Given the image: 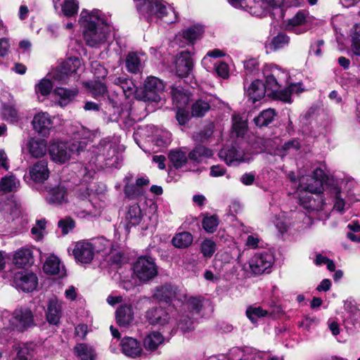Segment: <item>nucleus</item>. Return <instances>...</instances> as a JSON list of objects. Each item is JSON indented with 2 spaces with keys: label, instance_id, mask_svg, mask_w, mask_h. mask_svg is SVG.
Segmentation results:
<instances>
[{
  "label": "nucleus",
  "instance_id": "obj_1",
  "mask_svg": "<svg viewBox=\"0 0 360 360\" xmlns=\"http://www.w3.org/2000/svg\"><path fill=\"white\" fill-rule=\"evenodd\" d=\"M78 23L88 46L99 47L106 42L110 27L105 22L101 11L83 9L80 13Z\"/></svg>",
  "mask_w": 360,
  "mask_h": 360
},
{
  "label": "nucleus",
  "instance_id": "obj_2",
  "mask_svg": "<svg viewBox=\"0 0 360 360\" xmlns=\"http://www.w3.org/2000/svg\"><path fill=\"white\" fill-rule=\"evenodd\" d=\"M263 75L266 79L271 98L283 102L291 103V96L299 94L305 89L302 83H293L286 89H281L282 84L288 79V72L274 64H266L263 68Z\"/></svg>",
  "mask_w": 360,
  "mask_h": 360
},
{
  "label": "nucleus",
  "instance_id": "obj_3",
  "mask_svg": "<svg viewBox=\"0 0 360 360\" xmlns=\"http://www.w3.org/2000/svg\"><path fill=\"white\" fill-rule=\"evenodd\" d=\"M325 172L321 168H316L313 175L302 176L299 179L297 197L301 205L307 210L316 208L315 200H312L309 193H320L323 190V180Z\"/></svg>",
  "mask_w": 360,
  "mask_h": 360
},
{
  "label": "nucleus",
  "instance_id": "obj_4",
  "mask_svg": "<svg viewBox=\"0 0 360 360\" xmlns=\"http://www.w3.org/2000/svg\"><path fill=\"white\" fill-rule=\"evenodd\" d=\"M32 324L33 315L30 309L15 310L13 314L4 312L0 318V343L8 341L11 330H23Z\"/></svg>",
  "mask_w": 360,
  "mask_h": 360
},
{
  "label": "nucleus",
  "instance_id": "obj_5",
  "mask_svg": "<svg viewBox=\"0 0 360 360\" xmlns=\"http://www.w3.org/2000/svg\"><path fill=\"white\" fill-rule=\"evenodd\" d=\"M89 156L91 157L88 169L95 172L96 169H103L105 167L112 166L110 162L112 159L116 156L117 147L115 143L110 141L103 140L98 145L94 146L90 151Z\"/></svg>",
  "mask_w": 360,
  "mask_h": 360
},
{
  "label": "nucleus",
  "instance_id": "obj_6",
  "mask_svg": "<svg viewBox=\"0 0 360 360\" xmlns=\"http://www.w3.org/2000/svg\"><path fill=\"white\" fill-rule=\"evenodd\" d=\"M84 67L78 58H69L60 66L49 72V77L60 84H69L77 81Z\"/></svg>",
  "mask_w": 360,
  "mask_h": 360
},
{
  "label": "nucleus",
  "instance_id": "obj_7",
  "mask_svg": "<svg viewBox=\"0 0 360 360\" xmlns=\"http://www.w3.org/2000/svg\"><path fill=\"white\" fill-rule=\"evenodd\" d=\"M139 9L148 18L155 17L164 23H174L178 19L174 8L163 0H144Z\"/></svg>",
  "mask_w": 360,
  "mask_h": 360
},
{
  "label": "nucleus",
  "instance_id": "obj_8",
  "mask_svg": "<svg viewBox=\"0 0 360 360\" xmlns=\"http://www.w3.org/2000/svg\"><path fill=\"white\" fill-rule=\"evenodd\" d=\"M83 150V146H76L72 142H53L49 146V154L53 161L56 163L64 164L72 157Z\"/></svg>",
  "mask_w": 360,
  "mask_h": 360
},
{
  "label": "nucleus",
  "instance_id": "obj_9",
  "mask_svg": "<svg viewBox=\"0 0 360 360\" xmlns=\"http://www.w3.org/2000/svg\"><path fill=\"white\" fill-rule=\"evenodd\" d=\"M236 8H245L250 14L262 16L270 8L276 7L281 0H228Z\"/></svg>",
  "mask_w": 360,
  "mask_h": 360
},
{
  "label": "nucleus",
  "instance_id": "obj_10",
  "mask_svg": "<svg viewBox=\"0 0 360 360\" xmlns=\"http://www.w3.org/2000/svg\"><path fill=\"white\" fill-rule=\"evenodd\" d=\"M133 272L135 278L140 282H147L155 278L158 271L153 258L142 256L134 262Z\"/></svg>",
  "mask_w": 360,
  "mask_h": 360
},
{
  "label": "nucleus",
  "instance_id": "obj_11",
  "mask_svg": "<svg viewBox=\"0 0 360 360\" xmlns=\"http://www.w3.org/2000/svg\"><path fill=\"white\" fill-rule=\"evenodd\" d=\"M91 243L95 253L101 255L108 262L117 264L121 262L122 255L114 248L110 240L101 237L91 240Z\"/></svg>",
  "mask_w": 360,
  "mask_h": 360
},
{
  "label": "nucleus",
  "instance_id": "obj_12",
  "mask_svg": "<svg viewBox=\"0 0 360 360\" xmlns=\"http://www.w3.org/2000/svg\"><path fill=\"white\" fill-rule=\"evenodd\" d=\"M89 196V190L84 188V190L79 191L77 193V197L81 200L80 207L76 212L78 217L81 218H86L88 217H96L98 216L102 210L101 203H98L97 200L93 199L86 200L87 197Z\"/></svg>",
  "mask_w": 360,
  "mask_h": 360
},
{
  "label": "nucleus",
  "instance_id": "obj_13",
  "mask_svg": "<svg viewBox=\"0 0 360 360\" xmlns=\"http://www.w3.org/2000/svg\"><path fill=\"white\" fill-rule=\"evenodd\" d=\"M311 27L309 12L305 10L297 11L289 18L285 25V30L300 34L306 32Z\"/></svg>",
  "mask_w": 360,
  "mask_h": 360
},
{
  "label": "nucleus",
  "instance_id": "obj_14",
  "mask_svg": "<svg viewBox=\"0 0 360 360\" xmlns=\"http://www.w3.org/2000/svg\"><path fill=\"white\" fill-rule=\"evenodd\" d=\"M274 262V258L272 254L264 252L255 254L248 262V266L252 274L260 275L265 272H269Z\"/></svg>",
  "mask_w": 360,
  "mask_h": 360
},
{
  "label": "nucleus",
  "instance_id": "obj_15",
  "mask_svg": "<svg viewBox=\"0 0 360 360\" xmlns=\"http://www.w3.org/2000/svg\"><path fill=\"white\" fill-rule=\"evenodd\" d=\"M164 89L165 84L162 80L155 77H148L144 82V91L141 95H137V99L158 101L159 94Z\"/></svg>",
  "mask_w": 360,
  "mask_h": 360
},
{
  "label": "nucleus",
  "instance_id": "obj_16",
  "mask_svg": "<svg viewBox=\"0 0 360 360\" xmlns=\"http://www.w3.org/2000/svg\"><path fill=\"white\" fill-rule=\"evenodd\" d=\"M13 282L18 289L24 292H30L36 289L38 278L32 272L19 271L15 274Z\"/></svg>",
  "mask_w": 360,
  "mask_h": 360
},
{
  "label": "nucleus",
  "instance_id": "obj_17",
  "mask_svg": "<svg viewBox=\"0 0 360 360\" xmlns=\"http://www.w3.org/2000/svg\"><path fill=\"white\" fill-rule=\"evenodd\" d=\"M72 254L77 262L89 264L96 255L91 240H81L75 245Z\"/></svg>",
  "mask_w": 360,
  "mask_h": 360
},
{
  "label": "nucleus",
  "instance_id": "obj_18",
  "mask_svg": "<svg viewBox=\"0 0 360 360\" xmlns=\"http://www.w3.org/2000/svg\"><path fill=\"white\" fill-rule=\"evenodd\" d=\"M220 159L224 160L228 165H237L249 160L244 151L240 148L232 147L224 148L219 152Z\"/></svg>",
  "mask_w": 360,
  "mask_h": 360
},
{
  "label": "nucleus",
  "instance_id": "obj_19",
  "mask_svg": "<svg viewBox=\"0 0 360 360\" xmlns=\"http://www.w3.org/2000/svg\"><path fill=\"white\" fill-rule=\"evenodd\" d=\"M193 62L187 51L181 52L175 60V72L179 77H187L192 70Z\"/></svg>",
  "mask_w": 360,
  "mask_h": 360
},
{
  "label": "nucleus",
  "instance_id": "obj_20",
  "mask_svg": "<svg viewBox=\"0 0 360 360\" xmlns=\"http://www.w3.org/2000/svg\"><path fill=\"white\" fill-rule=\"evenodd\" d=\"M53 4L59 15L67 18L75 16L79 8L77 0H53Z\"/></svg>",
  "mask_w": 360,
  "mask_h": 360
},
{
  "label": "nucleus",
  "instance_id": "obj_21",
  "mask_svg": "<svg viewBox=\"0 0 360 360\" xmlns=\"http://www.w3.org/2000/svg\"><path fill=\"white\" fill-rule=\"evenodd\" d=\"M62 302L57 297H51L47 304L46 318L50 324L57 325L62 317Z\"/></svg>",
  "mask_w": 360,
  "mask_h": 360
},
{
  "label": "nucleus",
  "instance_id": "obj_22",
  "mask_svg": "<svg viewBox=\"0 0 360 360\" xmlns=\"http://www.w3.org/2000/svg\"><path fill=\"white\" fill-rule=\"evenodd\" d=\"M32 124L38 134L45 136L49 134L53 122L47 112H40L34 116Z\"/></svg>",
  "mask_w": 360,
  "mask_h": 360
},
{
  "label": "nucleus",
  "instance_id": "obj_23",
  "mask_svg": "<svg viewBox=\"0 0 360 360\" xmlns=\"http://www.w3.org/2000/svg\"><path fill=\"white\" fill-rule=\"evenodd\" d=\"M32 247H22L18 249L13 254V262L19 268L31 266L34 263Z\"/></svg>",
  "mask_w": 360,
  "mask_h": 360
},
{
  "label": "nucleus",
  "instance_id": "obj_24",
  "mask_svg": "<svg viewBox=\"0 0 360 360\" xmlns=\"http://www.w3.org/2000/svg\"><path fill=\"white\" fill-rule=\"evenodd\" d=\"M266 93H267V95L271 97L266 82H265L264 84L259 79L253 81L246 90V94L249 99L252 101V103L262 100L264 97Z\"/></svg>",
  "mask_w": 360,
  "mask_h": 360
},
{
  "label": "nucleus",
  "instance_id": "obj_25",
  "mask_svg": "<svg viewBox=\"0 0 360 360\" xmlns=\"http://www.w3.org/2000/svg\"><path fill=\"white\" fill-rule=\"evenodd\" d=\"M143 213L138 204H134L129 206L122 222L123 227L127 233H129L131 227L136 226L140 224L143 218Z\"/></svg>",
  "mask_w": 360,
  "mask_h": 360
},
{
  "label": "nucleus",
  "instance_id": "obj_26",
  "mask_svg": "<svg viewBox=\"0 0 360 360\" xmlns=\"http://www.w3.org/2000/svg\"><path fill=\"white\" fill-rule=\"evenodd\" d=\"M124 354L131 358H136L141 355L142 348L138 340L131 337L124 338L120 342Z\"/></svg>",
  "mask_w": 360,
  "mask_h": 360
},
{
  "label": "nucleus",
  "instance_id": "obj_27",
  "mask_svg": "<svg viewBox=\"0 0 360 360\" xmlns=\"http://www.w3.org/2000/svg\"><path fill=\"white\" fill-rule=\"evenodd\" d=\"M146 318L153 325L164 326L171 319L167 310L162 307H155L149 309L146 312Z\"/></svg>",
  "mask_w": 360,
  "mask_h": 360
},
{
  "label": "nucleus",
  "instance_id": "obj_28",
  "mask_svg": "<svg viewBox=\"0 0 360 360\" xmlns=\"http://www.w3.org/2000/svg\"><path fill=\"white\" fill-rule=\"evenodd\" d=\"M43 271L49 275H64L65 267L60 259L56 255H52L46 258L43 265Z\"/></svg>",
  "mask_w": 360,
  "mask_h": 360
},
{
  "label": "nucleus",
  "instance_id": "obj_29",
  "mask_svg": "<svg viewBox=\"0 0 360 360\" xmlns=\"http://www.w3.org/2000/svg\"><path fill=\"white\" fill-rule=\"evenodd\" d=\"M30 176L36 183H43L49 176L47 162L39 161L30 168Z\"/></svg>",
  "mask_w": 360,
  "mask_h": 360
},
{
  "label": "nucleus",
  "instance_id": "obj_30",
  "mask_svg": "<svg viewBox=\"0 0 360 360\" xmlns=\"http://www.w3.org/2000/svg\"><path fill=\"white\" fill-rule=\"evenodd\" d=\"M113 83L122 88L124 96L127 98L135 97L137 98V95H141L137 90V87L132 82L125 77H115L113 80Z\"/></svg>",
  "mask_w": 360,
  "mask_h": 360
},
{
  "label": "nucleus",
  "instance_id": "obj_31",
  "mask_svg": "<svg viewBox=\"0 0 360 360\" xmlns=\"http://www.w3.org/2000/svg\"><path fill=\"white\" fill-rule=\"evenodd\" d=\"M165 342V337L158 331L148 333L143 339V343L145 349L154 352Z\"/></svg>",
  "mask_w": 360,
  "mask_h": 360
},
{
  "label": "nucleus",
  "instance_id": "obj_32",
  "mask_svg": "<svg viewBox=\"0 0 360 360\" xmlns=\"http://www.w3.org/2000/svg\"><path fill=\"white\" fill-rule=\"evenodd\" d=\"M46 201L50 204L62 205L68 202V193L63 186H58L49 190Z\"/></svg>",
  "mask_w": 360,
  "mask_h": 360
},
{
  "label": "nucleus",
  "instance_id": "obj_33",
  "mask_svg": "<svg viewBox=\"0 0 360 360\" xmlns=\"http://www.w3.org/2000/svg\"><path fill=\"white\" fill-rule=\"evenodd\" d=\"M116 320L120 326L125 327L130 325L134 320L132 307L124 304L119 307L116 311Z\"/></svg>",
  "mask_w": 360,
  "mask_h": 360
},
{
  "label": "nucleus",
  "instance_id": "obj_34",
  "mask_svg": "<svg viewBox=\"0 0 360 360\" xmlns=\"http://www.w3.org/2000/svg\"><path fill=\"white\" fill-rule=\"evenodd\" d=\"M145 56L135 52L129 53L126 58V68L131 73H137L142 68Z\"/></svg>",
  "mask_w": 360,
  "mask_h": 360
},
{
  "label": "nucleus",
  "instance_id": "obj_35",
  "mask_svg": "<svg viewBox=\"0 0 360 360\" xmlns=\"http://www.w3.org/2000/svg\"><path fill=\"white\" fill-rule=\"evenodd\" d=\"M154 297L160 301L166 302L174 298L179 299L176 288L169 284H166L158 288L155 292Z\"/></svg>",
  "mask_w": 360,
  "mask_h": 360
},
{
  "label": "nucleus",
  "instance_id": "obj_36",
  "mask_svg": "<svg viewBox=\"0 0 360 360\" xmlns=\"http://www.w3.org/2000/svg\"><path fill=\"white\" fill-rule=\"evenodd\" d=\"M55 97L58 99V104L63 107L71 102L77 94L76 89H68L62 87H57L53 91Z\"/></svg>",
  "mask_w": 360,
  "mask_h": 360
},
{
  "label": "nucleus",
  "instance_id": "obj_37",
  "mask_svg": "<svg viewBox=\"0 0 360 360\" xmlns=\"http://www.w3.org/2000/svg\"><path fill=\"white\" fill-rule=\"evenodd\" d=\"M74 351L81 360H96L97 354L94 348L86 343L77 344Z\"/></svg>",
  "mask_w": 360,
  "mask_h": 360
},
{
  "label": "nucleus",
  "instance_id": "obj_38",
  "mask_svg": "<svg viewBox=\"0 0 360 360\" xmlns=\"http://www.w3.org/2000/svg\"><path fill=\"white\" fill-rule=\"evenodd\" d=\"M27 148L34 158H40L46 152V143L44 140L31 139L27 143Z\"/></svg>",
  "mask_w": 360,
  "mask_h": 360
},
{
  "label": "nucleus",
  "instance_id": "obj_39",
  "mask_svg": "<svg viewBox=\"0 0 360 360\" xmlns=\"http://www.w3.org/2000/svg\"><path fill=\"white\" fill-rule=\"evenodd\" d=\"M96 132L91 131L83 126H80L75 132V139H81V141H75L72 143H76V146H83V149L86 147L89 141H91L95 137Z\"/></svg>",
  "mask_w": 360,
  "mask_h": 360
},
{
  "label": "nucleus",
  "instance_id": "obj_40",
  "mask_svg": "<svg viewBox=\"0 0 360 360\" xmlns=\"http://www.w3.org/2000/svg\"><path fill=\"white\" fill-rule=\"evenodd\" d=\"M189 158L187 155V152L182 149H176L170 151L169 154V159L172 165L178 169L184 166Z\"/></svg>",
  "mask_w": 360,
  "mask_h": 360
},
{
  "label": "nucleus",
  "instance_id": "obj_41",
  "mask_svg": "<svg viewBox=\"0 0 360 360\" xmlns=\"http://www.w3.org/2000/svg\"><path fill=\"white\" fill-rule=\"evenodd\" d=\"M172 96L177 108H184L189 101V96L182 88L172 87Z\"/></svg>",
  "mask_w": 360,
  "mask_h": 360
},
{
  "label": "nucleus",
  "instance_id": "obj_42",
  "mask_svg": "<svg viewBox=\"0 0 360 360\" xmlns=\"http://www.w3.org/2000/svg\"><path fill=\"white\" fill-rule=\"evenodd\" d=\"M1 115L4 120L11 122H18L20 119V115L13 103L4 104Z\"/></svg>",
  "mask_w": 360,
  "mask_h": 360
},
{
  "label": "nucleus",
  "instance_id": "obj_43",
  "mask_svg": "<svg viewBox=\"0 0 360 360\" xmlns=\"http://www.w3.org/2000/svg\"><path fill=\"white\" fill-rule=\"evenodd\" d=\"M56 82L53 78L49 77V73L46 77L41 79L35 86V91L37 94L41 96H48L53 89V82Z\"/></svg>",
  "mask_w": 360,
  "mask_h": 360
},
{
  "label": "nucleus",
  "instance_id": "obj_44",
  "mask_svg": "<svg viewBox=\"0 0 360 360\" xmlns=\"http://www.w3.org/2000/svg\"><path fill=\"white\" fill-rule=\"evenodd\" d=\"M193 236L186 231L176 233L172 238V244L178 248H186L191 245Z\"/></svg>",
  "mask_w": 360,
  "mask_h": 360
},
{
  "label": "nucleus",
  "instance_id": "obj_45",
  "mask_svg": "<svg viewBox=\"0 0 360 360\" xmlns=\"http://www.w3.org/2000/svg\"><path fill=\"white\" fill-rule=\"evenodd\" d=\"M20 186V181L13 176L2 178L0 181V191L8 193L15 191Z\"/></svg>",
  "mask_w": 360,
  "mask_h": 360
},
{
  "label": "nucleus",
  "instance_id": "obj_46",
  "mask_svg": "<svg viewBox=\"0 0 360 360\" xmlns=\"http://www.w3.org/2000/svg\"><path fill=\"white\" fill-rule=\"evenodd\" d=\"M290 38L286 34L280 33L266 45V48L271 51H274L285 47L288 44Z\"/></svg>",
  "mask_w": 360,
  "mask_h": 360
},
{
  "label": "nucleus",
  "instance_id": "obj_47",
  "mask_svg": "<svg viewBox=\"0 0 360 360\" xmlns=\"http://www.w3.org/2000/svg\"><path fill=\"white\" fill-rule=\"evenodd\" d=\"M194 316H192L184 311L182 314H179L177 318L179 328L186 332L192 330L194 328Z\"/></svg>",
  "mask_w": 360,
  "mask_h": 360
},
{
  "label": "nucleus",
  "instance_id": "obj_48",
  "mask_svg": "<svg viewBox=\"0 0 360 360\" xmlns=\"http://www.w3.org/2000/svg\"><path fill=\"white\" fill-rule=\"evenodd\" d=\"M202 308V300L200 297H190L186 300V302L183 304L182 310H188V313L192 316L200 312Z\"/></svg>",
  "mask_w": 360,
  "mask_h": 360
},
{
  "label": "nucleus",
  "instance_id": "obj_49",
  "mask_svg": "<svg viewBox=\"0 0 360 360\" xmlns=\"http://www.w3.org/2000/svg\"><path fill=\"white\" fill-rule=\"evenodd\" d=\"M275 115L274 110L269 108L263 110L254 119V121L258 127L266 126L274 120Z\"/></svg>",
  "mask_w": 360,
  "mask_h": 360
},
{
  "label": "nucleus",
  "instance_id": "obj_50",
  "mask_svg": "<svg viewBox=\"0 0 360 360\" xmlns=\"http://www.w3.org/2000/svg\"><path fill=\"white\" fill-rule=\"evenodd\" d=\"M216 250L217 244L211 238L204 239L200 245V251L205 258H211Z\"/></svg>",
  "mask_w": 360,
  "mask_h": 360
},
{
  "label": "nucleus",
  "instance_id": "obj_51",
  "mask_svg": "<svg viewBox=\"0 0 360 360\" xmlns=\"http://www.w3.org/2000/svg\"><path fill=\"white\" fill-rule=\"evenodd\" d=\"M233 131L237 136H243L247 130L246 121L239 115L234 114L232 117Z\"/></svg>",
  "mask_w": 360,
  "mask_h": 360
},
{
  "label": "nucleus",
  "instance_id": "obj_52",
  "mask_svg": "<svg viewBox=\"0 0 360 360\" xmlns=\"http://www.w3.org/2000/svg\"><path fill=\"white\" fill-rule=\"evenodd\" d=\"M210 109V105L208 102L199 99L196 101L192 105L191 113L194 117H202Z\"/></svg>",
  "mask_w": 360,
  "mask_h": 360
},
{
  "label": "nucleus",
  "instance_id": "obj_53",
  "mask_svg": "<svg viewBox=\"0 0 360 360\" xmlns=\"http://www.w3.org/2000/svg\"><path fill=\"white\" fill-rule=\"evenodd\" d=\"M212 155V150L204 146H196L189 154L188 157L191 160L200 162L202 158H209Z\"/></svg>",
  "mask_w": 360,
  "mask_h": 360
},
{
  "label": "nucleus",
  "instance_id": "obj_54",
  "mask_svg": "<svg viewBox=\"0 0 360 360\" xmlns=\"http://www.w3.org/2000/svg\"><path fill=\"white\" fill-rule=\"evenodd\" d=\"M268 314L261 307L250 306L246 310V315L252 323H256L258 319L265 317Z\"/></svg>",
  "mask_w": 360,
  "mask_h": 360
},
{
  "label": "nucleus",
  "instance_id": "obj_55",
  "mask_svg": "<svg viewBox=\"0 0 360 360\" xmlns=\"http://www.w3.org/2000/svg\"><path fill=\"white\" fill-rule=\"evenodd\" d=\"M203 32V29L200 26L191 27L182 32V37L190 43L199 39Z\"/></svg>",
  "mask_w": 360,
  "mask_h": 360
},
{
  "label": "nucleus",
  "instance_id": "obj_56",
  "mask_svg": "<svg viewBox=\"0 0 360 360\" xmlns=\"http://www.w3.org/2000/svg\"><path fill=\"white\" fill-rule=\"evenodd\" d=\"M172 141V134L167 130H160L158 132L155 139V145L162 148L167 147Z\"/></svg>",
  "mask_w": 360,
  "mask_h": 360
},
{
  "label": "nucleus",
  "instance_id": "obj_57",
  "mask_svg": "<svg viewBox=\"0 0 360 360\" xmlns=\"http://www.w3.org/2000/svg\"><path fill=\"white\" fill-rule=\"evenodd\" d=\"M203 229L207 233H214L219 224V219L216 215H206L202 221Z\"/></svg>",
  "mask_w": 360,
  "mask_h": 360
},
{
  "label": "nucleus",
  "instance_id": "obj_58",
  "mask_svg": "<svg viewBox=\"0 0 360 360\" xmlns=\"http://www.w3.org/2000/svg\"><path fill=\"white\" fill-rule=\"evenodd\" d=\"M15 350L17 354L15 360H30L33 356L32 349L26 344H19Z\"/></svg>",
  "mask_w": 360,
  "mask_h": 360
},
{
  "label": "nucleus",
  "instance_id": "obj_59",
  "mask_svg": "<svg viewBox=\"0 0 360 360\" xmlns=\"http://www.w3.org/2000/svg\"><path fill=\"white\" fill-rule=\"evenodd\" d=\"M300 148V143L296 140L288 141L282 145L280 148H278L276 154L280 156H283L286 153L296 151Z\"/></svg>",
  "mask_w": 360,
  "mask_h": 360
},
{
  "label": "nucleus",
  "instance_id": "obj_60",
  "mask_svg": "<svg viewBox=\"0 0 360 360\" xmlns=\"http://www.w3.org/2000/svg\"><path fill=\"white\" fill-rule=\"evenodd\" d=\"M344 309L350 318H354L356 320L360 316V311L357 309L355 301L352 298L345 301Z\"/></svg>",
  "mask_w": 360,
  "mask_h": 360
},
{
  "label": "nucleus",
  "instance_id": "obj_61",
  "mask_svg": "<svg viewBox=\"0 0 360 360\" xmlns=\"http://www.w3.org/2000/svg\"><path fill=\"white\" fill-rule=\"evenodd\" d=\"M46 221L45 219L37 221L36 224L32 228L31 233L35 240H41L44 236Z\"/></svg>",
  "mask_w": 360,
  "mask_h": 360
},
{
  "label": "nucleus",
  "instance_id": "obj_62",
  "mask_svg": "<svg viewBox=\"0 0 360 360\" xmlns=\"http://www.w3.org/2000/svg\"><path fill=\"white\" fill-rule=\"evenodd\" d=\"M12 41L9 37H4L0 38V57L6 58L11 52Z\"/></svg>",
  "mask_w": 360,
  "mask_h": 360
},
{
  "label": "nucleus",
  "instance_id": "obj_63",
  "mask_svg": "<svg viewBox=\"0 0 360 360\" xmlns=\"http://www.w3.org/2000/svg\"><path fill=\"white\" fill-rule=\"evenodd\" d=\"M352 51L354 55L360 57V25H356L354 27Z\"/></svg>",
  "mask_w": 360,
  "mask_h": 360
},
{
  "label": "nucleus",
  "instance_id": "obj_64",
  "mask_svg": "<svg viewBox=\"0 0 360 360\" xmlns=\"http://www.w3.org/2000/svg\"><path fill=\"white\" fill-rule=\"evenodd\" d=\"M274 223L281 233H285L288 231L290 224L289 220L286 218L284 213H281L276 217Z\"/></svg>",
  "mask_w": 360,
  "mask_h": 360
}]
</instances>
